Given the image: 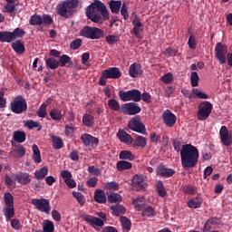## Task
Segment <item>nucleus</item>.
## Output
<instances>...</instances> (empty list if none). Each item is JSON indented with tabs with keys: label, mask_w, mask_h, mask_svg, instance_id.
I'll return each instance as SVG.
<instances>
[{
	"label": "nucleus",
	"mask_w": 232,
	"mask_h": 232,
	"mask_svg": "<svg viewBox=\"0 0 232 232\" xmlns=\"http://www.w3.org/2000/svg\"><path fill=\"white\" fill-rule=\"evenodd\" d=\"M156 186H157V191L159 193V196L165 197L166 189L164 188V185L161 183V181H158Z\"/></svg>",
	"instance_id": "nucleus-55"
},
{
	"label": "nucleus",
	"mask_w": 232,
	"mask_h": 232,
	"mask_svg": "<svg viewBox=\"0 0 232 232\" xmlns=\"http://www.w3.org/2000/svg\"><path fill=\"white\" fill-rule=\"evenodd\" d=\"M120 220L124 231L128 232L130 231V229H131V222L129 220L128 218L121 217Z\"/></svg>",
	"instance_id": "nucleus-41"
},
{
	"label": "nucleus",
	"mask_w": 232,
	"mask_h": 232,
	"mask_svg": "<svg viewBox=\"0 0 232 232\" xmlns=\"http://www.w3.org/2000/svg\"><path fill=\"white\" fill-rule=\"evenodd\" d=\"M11 227L13 229L19 230L22 227L21 221L17 218L11 219Z\"/></svg>",
	"instance_id": "nucleus-62"
},
{
	"label": "nucleus",
	"mask_w": 232,
	"mask_h": 232,
	"mask_svg": "<svg viewBox=\"0 0 232 232\" xmlns=\"http://www.w3.org/2000/svg\"><path fill=\"white\" fill-rule=\"evenodd\" d=\"M38 117L44 119L46 117V104L43 103L38 111Z\"/></svg>",
	"instance_id": "nucleus-63"
},
{
	"label": "nucleus",
	"mask_w": 232,
	"mask_h": 232,
	"mask_svg": "<svg viewBox=\"0 0 232 232\" xmlns=\"http://www.w3.org/2000/svg\"><path fill=\"white\" fill-rule=\"evenodd\" d=\"M30 24L33 25L43 24V17L41 15H33L30 19Z\"/></svg>",
	"instance_id": "nucleus-57"
},
{
	"label": "nucleus",
	"mask_w": 232,
	"mask_h": 232,
	"mask_svg": "<svg viewBox=\"0 0 232 232\" xmlns=\"http://www.w3.org/2000/svg\"><path fill=\"white\" fill-rule=\"evenodd\" d=\"M198 73L197 72H193L190 76L191 86H198Z\"/></svg>",
	"instance_id": "nucleus-54"
},
{
	"label": "nucleus",
	"mask_w": 232,
	"mask_h": 232,
	"mask_svg": "<svg viewBox=\"0 0 232 232\" xmlns=\"http://www.w3.org/2000/svg\"><path fill=\"white\" fill-rule=\"evenodd\" d=\"M102 2L95 0L86 9V15L88 19H91L92 23H102V17L101 16V8Z\"/></svg>",
	"instance_id": "nucleus-3"
},
{
	"label": "nucleus",
	"mask_w": 232,
	"mask_h": 232,
	"mask_svg": "<svg viewBox=\"0 0 232 232\" xmlns=\"http://www.w3.org/2000/svg\"><path fill=\"white\" fill-rule=\"evenodd\" d=\"M192 93L198 99H203V100L209 99V96L206 92H202L200 89H197V88L193 89Z\"/></svg>",
	"instance_id": "nucleus-42"
},
{
	"label": "nucleus",
	"mask_w": 232,
	"mask_h": 232,
	"mask_svg": "<svg viewBox=\"0 0 232 232\" xmlns=\"http://www.w3.org/2000/svg\"><path fill=\"white\" fill-rule=\"evenodd\" d=\"M108 201L111 202V204H117V202L122 201V197L118 193H112L108 196Z\"/></svg>",
	"instance_id": "nucleus-43"
},
{
	"label": "nucleus",
	"mask_w": 232,
	"mask_h": 232,
	"mask_svg": "<svg viewBox=\"0 0 232 232\" xmlns=\"http://www.w3.org/2000/svg\"><path fill=\"white\" fill-rule=\"evenodd\" d=\"M121 6H122V2L121 1H111L110 3V8L112 14H119Z\"/></svg>",
	"instance_id": "nucleus-36"
},
{
	"label": "nucleus",
	"mask_w": 232,
	"mask_h": 232,
	"mask_svg": "<svg viewBox=\"0 0 232 232\" xmlns=\"http://www.w3.org/2000/svg\"><path fill=\"white\" fill-rule=\"evenodd\" d=\"M201 204H202V199H200L199 197H197V198L190 199L188 202V207L190 209H197L198 208H200Z\"/></svg>",
	"instance_id": "nucleus-29"
},
{
	"label": "nucleus",
	"mask_w": 232,
	"mask_h": 232,
	"mask_svg": "<svg viewBox=\"0 0 232 232\" xmlns=\"http://www.w3.org/2000/svg\"><path fill=\"white\" fill-rule=\"evenodd\" d=\"M72 61V58H70V56L63 54L62 56H60L59 58V66H66V64H68V63H70Z\"/></svg>",
	"instance_id": "nucleus-51"
},
{
	"label": "nucleus",
	"mask_w": 232,
	"mask_h": 232,
	"mask_svg": "<svg viewBox=\"0 0 232 232\" xmlns=\"http://www.w3.org/2000/svg\"><path fill=\"white\" fill-rule=\"evenodd\" d=\"M160 81H162V82H165V84H169L173 82V73L171 72H169L165 75H163L161 78H160Z\"/></svg>",
	"instance_id": "nucleus-56"
},
{
	"label": "nucleus",
	"mask_w": 232,
	"mask_h": 232,
	"mask_svg": "<svg viewBox=\"0 0 232 232\" xmlns=\"http://www.w3.org/2000/svg\"><path fill=\"white\" fill-rule=\"evenodd\" d=\"M174 150L180 151L181 166L182 168H195L198 162V149L191 144L182 145L180 149V142L174 141Z\"/></svg>",
	"instance_id": "nucleus-1"
},
{
	"label": "nucleus",
	"mask_w": 232,
	"mask_h": 232,
	"mask_svg": "<svg viewBox=\"0 0 232 232\" xmlns=\"http://www.w3.org/2000/svg\"><path fill=\"white\" fill-rule=\"evenodd\" d=\"M156 215L157 211L151 206L145 208L142 211V217L144 218H153Z\"/></svg>",
	"instance_id": "nucleus-23"
},
{
	"label": "nucleus",
	"mask_w": 232,
	"mask_h": 232,
	"mask_svg": "<svg viewBox=\"0 0 232 232\" xmlns=\"http://www.w3.org/2000/svg\"><path fill=\"white\" fill-rule=\"evenodd\" d=\"M105 189H119V184L115 181L107 182L104 185Z\"/></svg>",
	"instance_id": "nucleus-61"
},
{
	"label": "nucleus",
	"mask_w": 232,
	"mask_h": 232,
	"mask_svg": "<svg viewBox=\"0 0 232 232\" xmlns=\"http://www.w3.org/2000/svg\"><path fill=\"white\" fill-rule=\"evenodd\" d=\"M81 139L84 146H92V147L99 146V139L92 136L91 134H86V133L82 134L81 136Z\"/></svg>",
	"instance_id": "nucleus-16"
},
{
	"label": "nucleus",
	"mask_w": 232,
	"mask_h": 232,
	"mask_svg": "<svg viewBox=\"0 0 232 232\" xmlns=\"http://www.w3.org/2000/svg\"><path fill=\"white\" fill-rule=\"evenodd\" d=\"M121 110V113H125V115H137V113H140V107L133 102L123 104Z\"/></svg>",
	"instance_id": "nucleus-12"
},
{
	"label": "nucleus",
	"mask_w": 232,
	"mask_h": 232,
	"mask_svg": "<svg viewBox=\"0 0 232 232\" xmlns=\"http://www.w3.org/2000/svg\"><path fill=\"white\" fill-rule=\"evenodd\" d=\"M24 153H26V150L24 149V147L18 146L13 150L12 155L15 159H19V158L23 157L24 155Z\"/></svg>",
	"instance_id": "nucleus-39"
},
{
	"label": "nucleus",
	"mask_w": 232,
	"mask_h": 232,
	"mask_svg": "<svg viewBox=\"0 0 232 232\" xmlns=\"http://www.w3.org/2000/svg\"><path fill=\"white\" fill-rule=\"evenodd\" d=\"M119 97H120L121 101H122L123 102H130V91L129 92L120 91L119 92Z\"/></svg>",
	"instance_id": "nucleus-50"
},
{
	"label": "nucleus",
	"mask_w": 232,
	"mask_h": 232,
	"mask_svg": "<svg viewBox=\"0 0 232 232\" xmlns=\"http://www.w3.org/2000/svg\"><path fill=\"white\" fill-rule=\"evenodd\" d=\"M111 209L112 211V215H115V217H119V215H122V213L126 212V208H124L122 205L111 206Z\"/></svg>",
	"instance_id": "nucleus-33"
},
{
	"label": "nucleus",
	"mask_w": 232,
	"mask_h": 232,
	"mask_svg": "<svg viewBox=\"0 0 232 232\" xmlns=\"http://www.w3.org/2000/svg\"><path fill=\"white\" fill-rule=\"evenodd\" d=\"M121 160H135L136 156L130 150H121L119 155Z\"/></svg>",
	"instance_id": "nucleus-24"
},
{
	"label": "nucleus",
	"mask_w": 232,
	"mask_h": 232,
	"mask_svg": "<svg viewBox=\"0 0 232 232\" xmlns=\"http://www.w3.org/2000/svg\"><path fill=\"white\" fill-rule=\"evenodd\" d=\"M50 117L53 121H61L63 119V112L59 109H53L50 111Z\"/></svg>",
	"instance_id": "nucleus-38"
},
{
	"label": "nucleus",
	"mask_w": 232,
	"mask_h": 232,
	"mask_svg": "<svg viewBox=\"0 0 232 232\" xmlns=\"http://www.w3.org/2000/svg\"><path fill=\"white\" fill-rule=\"evenodd\" d=\"M118 41H119L118 34H110L106 36V43H108V44H115V43H117Z\"/></svg>",
	"instance_id": "nucleus-58"
},
{
	"label": "nucleus",
	"mask_w": 232,
	"mask_h": 232,
	"mask_svg": "<svg viewBox=\"0 0 232 232\" xmlns=\"http://www.w3.org/2000/svg\"><path fill=\"white\" fill-rule=\"evenodd\" d=\"M94 200L98 202V204H104L106 202V194L104 191L98 189L94 192Z\"/></svg>",
	"instance_id": "nucleus-26"
},
{
	"label": "nucleus",
	"mask_w": 232,
	"mask_h": 232,
	"mask_svg": "<svg viewBox=\"0 0 232 232\" xmlns=\"http://www.w3.org/2000/svg\"><path fill=\"white\" fill-rule=\"evenodd\" d=\"M220 139L225 146H231L232 135L227 130V127L222 126L219 130Z\"/></svg>",
	"instance_id": "nucleus-15"
},
{
	"label": "nucleus",
	"mask_w": 232,
	"mask_h": 232,
	"mask_svg": "<svg viewBox=\"0 0 232 232\" xmlns=\"http://www.w3.org/2000/svg\"><path fill=\"white\" fill-rule=\"evenodd\" d=\"M93 116L90 115V114H84L83 118H82V123L84 124V126H87L88 128H90V126H93Z\"/></svg>",
	"instance_id": "nucleus-46"
},
{
	"label": "nucleus",
	"mask_w": 232,
	"mask_h": 232,
	"mask_svg": "<svg viewBox=\"0 0 232 232\" xmlns=\"http://www.w3.org/2000/svg\"><path fill=\"white\" fill-rule=\"evenodd\" d=\"M175 173V170L171 169H167L166 167H159L157 169V174L161 177H171Z\"/></svg>",
	"instance_id": "nucleus-28"
},
{
	"label": "nucleus",
	"mask_w": 232,
	"mask_h": 232,
	"mask_svg": "<svg viewBox=\"0 0 232 232\" xmlns=\"http://www.w3.org/2000/svg\"><path fill=\"white\" fill-rule=\"evenodd\" d=\"M12 41L11 32H0V43H12Z\"/></svg>",
	"instance_id": "nucleus-34"
},
{
	"label": "nucleus",
	"mask_w": 232,
	"mask_h": 232,
	"mask_svg": "<svg viewBox=\"0 0 232 232\" xmlns=\"http://www.w3.org/2000/svg\"><path fill=\"white\" fill-rule=\"evenodd\" d=\"M32 204L38 211H41V213H45V215H50V211H52V207H50V200L46 198L32 199Z\"/></svg>",
	"instance_id": "nucleus-6"
},
{
	"label": "nucleus",
	"mask_w": 232,
	"mask_h": 232,
	"mask_svg": "<svg viewBox=\"0 0 232 232\" xmlns=\"http://www.w3.org/2000/svg\"><path fill=\"white\" fill-rule=\"evenodd\" d=\"M46 175H48V167H43L34 172L36 180H43Z\"/></svg>",
	"instance_id": "nucleus-30"
},
{
	"label": "nucleus",
	"mask_w": 232,
	"mask_h": 232,
	"mask_svg": "<svg viewBox=\"0 0 232 232\" xmlns=\"http://www.w3.org/2000/svg\"><path fill=\"white\" fill-rule=\"evenodd\" d=\"M12 48L16 52V53H24V44L19 40L14 42L12 44Z\"/></svg>",
	"instance_id": "nucleus-31"
},
{
	"label": "nucleus",
	"mask_w": 232,
	"mask_h": 232,
	"mask_svg": "<svg viewBox=\"0 0 232 232\" xmlns=\"http://www.w3.org/2000/svg\"><path fill=\"white\" fill-rule=\"evenodd\" d=\"M26 101L21 96L16 97L11 102V110L14 113H23V111H26Z\"/></svg>",
	"instance_id": "nucleus-8"
},
{
	"label": "nucleus",
	"mask_w": 232,
	"mask_h": 232,
	"mask_svg": "<svg viewBox=\"0 0 232 232\" xmlns=\"http://www.w3.org/2000/svg\"><path fill=\"white\" fill-rule=\"evenodd\" d=\"M108 106L111 110H113L114 111H119L121 110V105L119 104V102L113 99L109 100Z\"/></svg>",
	"instance_id": "nucleus-48"
},
{
	"label": "nucleus",
	"mask_w": 232,
	"mask_h": 232,
	"mask_svg": "<svg viewBox=\"0 0 232 232\" xmlns=\"http://www.w3.org/2000/svg\"><path fill=\"white\" fill-rule=\"evenodd\" d=\"M46 65L51 69V70H55L59 68V62L53 58H49L45 61Z\"/></svg>",
	"instance_id": "nucleus-47"
},
{
	"label": "nucleus",
	"mask_w": 232,
	"mask_h": 232,
	"mask_svg": "<svg viewBox=\"0 0 232 232\" xmlns=\"http://www.w3.org/2000/svg\"><path fill=\"white\" fill-rule=\"evenodd\" d=\"M16 180L19 184H23L24 186H26V184H30V174L28 173H20L16 175Z\"/></svg>",
	"instance_id": "nucleus-21"
},
{
	"label": "nucleus",
	"mask_w": 232,
	"mask_h": 232,
	"mask_svg": "<svg viewBox=\"0 0 232 232\" xmlns=\"http://www.w3.org/2000/svg\"><path fill=\"white\" fill-rule=\"evenodd\" d=\"M43 232H53L55 231V226L53 222L50 221V219L44 220L42 224Z\"/></svg>",
	"instance_id": "nucleus-27"
},
{
	"label": "nucleus",
	"mask_w": 232,
	"mask_h": 232,
	"mask_svg": "<svg viewBox=\"0 0 232 232\" xmlns=\"http://www.w3.org/2000/svg\"><path fill=\"white\" fill-rule=\"evenodd\" d=\"M128 126L129 129L131 130L132 131H136L137 133L146 135V126H144L142 121H140V118H133L129 121Z\"/></svg>",
	"instance_id": "nucleus-10"
},
{
	"label": "nucleus",
	"mask_w": 232,
	"mask_h": 232,
	"mask_svg": "<svg viewBox=\"0 0 232 232\" xmlns=\"http://www.w3.org/2000/svg\"><path fill=\"white\" fill-rule=\"evenodd\" d=\"M82 218L92 227H102L104 226V220L91 215L83 214Z\"/></svg>",
	"instance_id": "nucleus-13"
},
{
	"label": "nucleus",
	"mask_w": 232,
	"mask_h": 232,
	"mask_svg": "<svg viewBox=\"0 0 232 232\" xmlns=\"http://www.w3.org/2000/svg\"><path fill=\"white\" fill-rule=\"evenodd\" d=\"M213 104L209 102H202L198 106V121H207L208 117L211 115Z\"/></svg>",
	"instance_id": "nucleus-5"
},
{
	"label": "nucleus",
	"mask_w": 232,
	"mask_h": 232,
	"mask_svg": "<svg viewBox=\"0 0 232 232\" xmlns=\"http://www.w3.org/2000/svg\"><path fill=\"white\" fill-rule=\"evenodd\" d=\"M135 209H137V211H140V209H142V206H144L145 201H144V198H137L133 200L132 202Z\"/></svg>",
	"instance_id": "nucleus-45"
},
{
	"label": "nucleus",
	"mask_w": 232,
	"mask_h": 232,
	"mask_svg": "<svg viewBox=\"0 0 232 232\" xmlns=\"http://www.w3.org/2000/svg\"><path fill=\"white\" fill-rule=\"evenodd\" d=\"M4 215L5 217V220L8 222L11 218H14L15 215V210L14 209V206L5 207L3 208Z\"/></svg>",
	"instance_id": "nucleus-22"
},
{
	"label": "nucleus",
	"mask_w": 232,
	"mask_h": 232,
	"mask_svg": "<svg viewBox=\"0 0 232 232\" xmlns=\"http://www.w3.org/2000/svg\"><path fill=\"white\" fill-rule=\"evenodd\" d=\"M148 140L146 138L142 136H138L132 142L130 143L132 148H146Z\"/></svg>",
	"instance_id": "nucleus-20"
},
{
	"label": "nucleus",
	"mask_w": 232,
	"mask_h": 232,
	"mask_svg": "<svg viewBox=\"0 0 232 232\" xmlns=\"http://www.w3.org/2000/svg\"><path fill=\"white\" fill-rule=\"evenodd\" d=\"M77 6H79V2L77 0H65L57 5V14L58 15L68 19L70 15L73 14Z\"/></svg>",
	"instance_id": "nucleus-2"
},
{
	"label": "nucleus",
	"mask_w": 232,
	"mask_h": 232,
	"mask_svg": "<svg viewBox=\"0 0 232 232\" xmlns=\"http://www.w3.org/2000/svg\"><path fill=\"white\" fill-rule=\"evenodd\" d=\"M24 30L16 28L14 32H11V39L12 41H15V39H19V37H24Z\"/></svg>",
	"instance_id": "nucleus-37"
},
{
	"label": "nucleus",
	"mask_w": 232,
	"mask_h": 232,
	"mask_svg": "<svg viewBox=\"0 0 232 232\" xmlns=\"http://www.w3.org/2000/svg\"><path fill=\"white\" fill-rule=\"evenodd\" d=\"M132 166L131 162L121 160L117 163V169L119 171H123V169H131Z\"/></svg>",
	"instance_id": "nucleus-32"
},
{
	"label": "nucleus",
	"mask_w": 232,
	"mask_h": 232,
	"mask_svg": "<svg viewBox=\"0 0 232 232\" xmlns=\"http://www.w3.org/2000/svg\"><path fill=\"white\" fill-rule=\"evenodd\" d=\"M72 196L82 206L86 203V198H84V196L82 193L73 191Z\"/></svg>",
	"instance_id": "nucleus-53"
},
{
	"label": "nucleus",
	"mask_w": 232,
	"mask_h": 232,
	"mask_svg": "<svg viewBox=\"0 0 232 232\" xmlns=\"http://www.w3.org/2000/svg\"><path fill=\"white\" fill-rule=\"evenodd\" d=\"M81 35L86 39H101L104 37V31L97 27L85 26L82 29Z\"/></svg>",
	"instance_id": "nucleus-4"
},
{
	"label": "nucleus",
	"mask_w": 232,
	"mask_h": 232,
	"mask_svg": "<svg viewBox=\"0 0 232 232\" xmlns=\"http://www.w3.org/2000/svg\"><path fill=\"white\" fill-rule=\"evenodd\" d=\"M102 75L107 79H119L121 71L117 67H112L102 72Z\"/></svg>",
	"instance_id": "nucleus-17"
},
{
	"label": "nucleus",
	"mask_w": 232,
	"mask_h": 232,
	"mask_svg": "<svg viewBox=\"0 0 232 232\" xmlns=\"http://www.w3.org/2000/svg\"><path fill=\"white\" fill-rule=\"evenodd\" d=\"M148 178L142 174H137L132 178V188L136 191H140V189H146L148 188V183L146 182Z\"/></svg>",
	"instance_id": "nucleus-7"
},
{
	"label": "nucleus",
	"mask_w": 232,
	"mask_h": 232,
	"mask_svg": "<svg viewBox=\"0 0 232 232\" xmlns=\"http://www.w3.org/2000/svg\"><path fill=\"white\" fill-rule=\"evenodd\" d=\"M216 59L220 63V64H226L227 58V46L222 44V43H218L215 47Z\"/></svg>",
	"instance_id": "nucleus-9"
},
{
	"label": "nucleus",
	"mask_w": 232,
	"mask_h": 232,
	"mask_svg": "<svg viewBox=\"0 0 232 232\" xmlns=\"http://www.w3.org/2000/svg\"><path fill=\"white\" fill-rule=\"evenodd\" d=\"M4 202L5 204V207L14 206V196H12V194L6 192L4 195Z\"/></svg>",
	"instance_id": "nucleus-49"
},
{
	"label": "nucleus",
	"mask_w": 232,
	"mask_h": 232,
	"mask_svg": "<svg viewBox=\"0 0 232 232\" xmlns=\"http://www.w3.org/2000/svg\"><path fill=\"white\" fill-rule=\"evenodd\" d=\"M130 101H133L134 102H139L141 99V94L139 90H131L130 91Z\"/></svg>",
	"instance_id": "nucleus-44"
},
{
	"label": "nucleus",
	"mask_w": 232,
	"mask_h": 232,
	"mask_svg": "<svg viewBox=\"0 0 232 232\" xmlns=\"http://www.w3.org/2000/svg\"><path fill=\"white\" fill-rule=\"evenodd\" d=\"M188 48L191 50H195L197 48V39L195 38V35L191 34L188 39Z\"/></svg>",
	"instance_id": "nucleus-60"
},
{
	"label": "nucleus",
	"mask_w": 232,
	"mask_h": 232,
	"mask_svg": "<svg viewBox=\"0 0 232 232\" xmlns=\"http://www.w3.org/2000/svg\"><path fill=\"white\" fill-rule=\"evenodd\" d=\"M52 138V142H53V146L56 149V150H61L63 146V140L59 137L56 136H51Z\"/></svg>",
	"instance_id": "nucleus-40"
},
{
	"label": "nucleus",
	"mask_w": 232,
	"mask_h": 232,
	"mask_svg": "<svg viewBox=\"0 0 232 232\" xmlns=\"http://www.w3.org/2000/svg\"><path fill=\"white\" fill-rule=\"evenodd\" d=\"M163 122L166 124V126H169V128H173L177 122V116L171 112V111L167 110L162 114Z\"/></svg>",
	"instance_id": "nucleus-14"
},
{
	"label": "nucleus",
	"mask_w": 232,
	"mask_h": 232,
	"mask_svg": "<svg viewBox=\"0 0 232 232\" xmlns=\"http://www.w3.org/2000/svg\"><path fill=\"white\" fill-rule=\"evenodd\" d=\"M32 150H33V160L34 162H35L36 164H41V150H39V147L37 145H33L32 147Z\"/></svg>",
	"instance_id": "nucleus-25"
},
{
	"label": "nucleus",
	"mask_w": 232,
	"mask_h": 232,
	"mask_svg": "<svg viewBox=\"0 0 232 232\" xmlns=\"http://www.w3.org/2000/svg\"><path fill=\"white\" fill-rule=\"evenodd\" d=\"M100 15H102L103 19H110V14L108 13V9H106V5H104V4H102V7L100 9Z\"/></svg>",
	"instance_id": "nucleus-59"
},
{
	"label": "nucleus",
	"mask_w": 232,
	"mask_h": 232,
	"mask_svg": "<svg viewBox=\"0 0 232 232\" xmlns=\"http://www.w3.org/2000/svg\"><path fill=\"white\" fill-rule=\"evenodd\" d=\"M24 126L29 128V130H34V128H38V131L41 130V126H39V122L34 121H24Z\"/></svg>",
	"instance_id": "nucleus-52"
},
{
	"label": "nucleus",
	"mask_w": 232,
	"mask_h": 232,
	"mask_svg": "<svg viewBox=\"0 0 232 232\" xmlns=\"http://www.w3.org/2000/svg\"><path fill=\"white\" fill-rule=\"evenodd\" d=\"M129 75L130 77H139V75H142V69L140 68V64L139 63H132L129 68Z\"/></svg>",
	"instance_id": "nucleus-19"
},
{
	"label": "nucleus",
	"mask_w": 232,
	"mask_h": 232,
	"mask_svg": "<svg viewBox=\"0 0 232 232\" xmlns=\"http://www.w3.org/2000/svg\"><path fill=\"white\" fill-rule=\"evenodd\" d=\"M14 140L16 142L23 143L26 140V134L24 131H14Z\"/></svg>",
	"instance_id": "nucleus-35"
},
{
	"label": "nucleus",
	"mask_w": 232,
	"mask_h": 232,
	"mask_svg": "<svg viewBox=\"0 0 232 232\" xmlns=\"http://www.w3.org/2000/svg\"><path fill=\"white\" fill-rule=\"evenodd\" d=\"M118 139H120L121 142L124 144L130 145L133 142V138L131 135L128 134L125 130H120L117 133Z\"/></svg>",
	"instance_id": "nucleus-18"
},
{
	"label": "nucleus",
	"mask_w": 232,
	"mask_h": 232,
	"mask_svg": "<svg viewBox=\"0 0 232 232\" xmlns=\"http://www.w3.org/2000/svg\"><path fill=\"white\" fill-rule=\"evenodd\" d=\"M132 32L135 35V37H138V39H142V34L144 32V24L140 22V18L139 16L134 15L132 18Z\"/></svg>",
	"instance_id": "nucleus-11"
},
{
	"label": "nucleus",
	"mask_w": 232,
	"mask_h": 232,
	"mask_svg": "<svg viewBox=\"0 0 232 232\" xmlns=\"http://www.w3.org/2000/svg\"><path fill=\"white\" fill-rule=\"evenodd\" d=\"M60 175L62 179H63L64 182H66V180H69L72 177V172H70L69 170H63Z\"/></svg>",
	"instance_id": "nucleus-64"
}]
</instances>
